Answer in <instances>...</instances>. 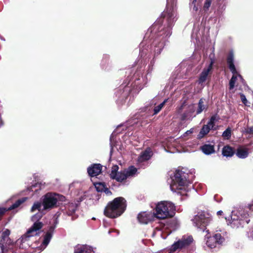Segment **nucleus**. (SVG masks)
Segmentation results:
<instances>
[{"mask_svg":"<svg viewBox=\"0 0 253 253\" xmlns=\"http://www.w3.org/2000/svg\"><path fill=\"white\" fill-rule=\"evenodd\" d=\"M251 238L253 239V231L252 232V235L251 236Z\"/></svg>","mask_w":253,"mask_h":253,"instance_id":"nucleus-47","label":"nucleus"},{"mask_svg":"<svg viewBox=\"0 0 253 253\" xmlns=\"http://www.w3.org/2000/svg\"><path fill=\"white\" fill-rule=\"evenodd\" d=\"M168 99H166L164 100V101L162 102L161 104L156 106L154 107L153 109V115H156L162 110L166 102L168 101Z\"/></svg>","mask_w":253,"mask_h":253,"instance_id":"nucleus-32","label":"nucleus"},{"mask_svg":"<svg viewBox=\"0 0 253 253\" xmlns=\"http://www.w3.org/2000/svg\"><path fill=\"white\" fill-rule=\"evenodd\" d=\"M237 157L241 159H245L249 155V151L247 148H239L236 152Z\"/></svg>","mask_w":253,"mask_h":253,"instance_id":"nucleus-28","label":"nucleus"},{"mask_svg":"<svg viewBox=\"0 0 253 253\" xmlns=\"http://www.w3.org/2000/svg\"><path fill=\"white\" fill-rule=\"evenodd\" d=\"M41 252L40 250L39 249H37L32 252L29 251L27 253H40Z\"/></svg>","mask_w":253,"mask_h":253,"instance_id":"nucleus-43","label":"nucleus"},{"mask_svg":"<svg viewBox=\"0 0 253 253\" xmlns=\"http://www.w3.org/2000/svg\"><path fill=\"white\" fill-rule=\"evenodd\" d=\"M140 79L139 78L137 81H135V85L136 86V87L138 89H141L142 88V85H141L139 83V81Z\"/></svg>","mask_w":253,"mask_h":253,"instance_id":"nucleus-40","label":"nucleus"},{"mask_svg":"<svg viewBox=\"0 0 253 253\" xmlns=\"http://www.w3.org/2000/svg\"><path fill=\"white\" fill-rule=\"evenodd\" d=\"M153 155V152L150 148H147L145 151H142L137 159L139 164L148 161Z\"/></svg>","mask_w":253,"mask_h":253,"instance_id":"nucleus-19","label":"nucleus"},{"mask_svg":"<svg viewBox=\"0 0 253 253\" xmlns=\"http://www.w3.org/2000/svg\"><path fill=\"white\" fill-rule=\"evenodd\" d=\"M95 187L98 192H103L105 188L104 184L101 183H96Z\"/></svg>","mask_w":253,"mask_h":253,"instance_id":"nucleus-36","label":"nucleus"},{"mask_svg":"<svg viewBox=\"0 0 253 253\" xmlns=\"http://www.w3.org/2000/svg\"><path fill=\"white\" fill-rule=\"evenodd\" d=\"M234 153V151L232 148L228 145L224 146L222 149V154L225 157H232Z\"/></svg>","mask_w":253,"mask_h":253,"instance_id":"nucleus-29","label":"nucleus"},{"mask_svg":"<svg viewBox=\"0 0 253 253\" xmlns=\"http://www.w3.org/2000/svg\"><path fill=\"white\" fill-rule=\"evenodd\" d=\"M176 0H167V8L166 11H164L163 13L162 14V17L158 19L153 24L152 27H151V31H152V30L155 33V38L156 36V32H157V30L156 29L154 30L153 26L155 25V24L159 21L158 25H165V27H168L169 26V23L168 22L167 19L169 17V13H174V17L175 21L176 20V14L174 9V6L176 4Z\"/></svg>","mask_w":253,"mask_h":253,"instance_id":"nucleus-7","label":"nucleus"},{"mask_svg":"<svg viewBox=\"0 0 253 253\" xmlns=\"http://www.w3.org/2000/svg\"><path fill=\"white\" fill-rule=\"evenodd\" d=\"M250 132H253V127L252 128H250Z\"/></svg>","mask_w":253,"mask_h":253,"instance_id":"nucleus-48","label":"nucleus"},{"mask_svg":"<svg viewBox=\"0 0 253 253\" xmlns=\"http://www.w3.org/2000/svg\"><path fill=\"white\" fill-rule=\"evenodd\" d=\"M27 241L24 240V242H22V243H20L18 244H17V240L16 242L14 243V246H4V248L6 251V252L5 253L3 251H1L2 253H16L14 250V247L17 246H18L19 248H25L26 247V246L24 245V244L27 242Z\"/></svg>","mask_w":253,"mask_h":253,"instance_id":"nucleus-23","label":"nucleus"},{"mask_svg":"<svg viewBox=\"0 0 253 253\" xmlns=\"http://www.w3.org/2000/svg\"><path fill=\"white\" fill-rule=\"evenodd\" d=\"M210 57L211 59L210 64L203 69L199 76L198 80V83L199 84H202L205 83L208 79L209 75L211 73L214 61V59L211 57V55L210 56Z\"/></svg>","mask_w":253,"mask_h":253,"instance_id":"nucleus-12","label":"nucleus"},{"mask_svg":"<svg viewBox=\"0 0 253 253\" xmlns=\"http://www.w3.org/2000/svg\"><path fill=\"white\" fill-rule=\"evenodd\" d=\"M27 200V197H24L18 200L15 203L12 204L10 207L8 208V210H12L18 208L21 204L25 202Z\"/></svg>","mask_w":253,"mask_h":253,"instance_id":"nucleus-31","label":"nucleus"},{"mask_svg":"<svg viewBox=\"0 0 253 253\" xmlns=\"http://www.w3.org/2000/svg\"><path fill=\"white\" fill-rule=\"evenodd\" d=\"M225 0H219V1H221V2H223L224 1H225Z\"/></svg>","mask_w":253,"mask_h":253,"instance_id":"nucleus-51","label":"nucleus"},{"mask_svg":"<svg viewBox=\"0 0 253 253\" xmlns=\"http://www.w3.org/2000/svg\"><path fill=\"white\" fill-rule=\"evenodd\" d=\"M248 207L250 210L253 211V201L250 204H248Z\"/></svg>","mask_w":253,"mask_h":253,"instance_id":"nucleus-42","label":"nucleus"},{"mask_svg":"<svg viewBox=\"0 0 253 253\" xmlns=\"http://www.w3.org/2000/svg\"><path fill=\"white\" fill-rule=\"evenodd\" d=\"M37 185H38V184H37V183L36 184L33 185L32 186V187L30 188V190L32 191H33V188L36 187Z\"/></svg>","mask_w":253,"mask_h":253,"instance_id":"nucleus-46","label":"nucleus"},{"mask_svg":"<svg viewBox=\"0 0 253 253\" xmlns=\"http://www.w3.org/2000/svg\"><path fill=\"white\" fill-rule=\"evenodd\" d=\"M234 54L232 50L229 51L227 57V63L228 67L232 74L236 73V68L234 64Z\"/></svg>","mask_w":253,"mask_h":253,"instance_id":"nucleus-21","label":"nucleus"},{"mask_svg":"<svg viewBox=\"0 0 253 253\" xmlns=\"http://www.w3.org/2000/svg\"><path fill=\"white\" fill-rule=\"evenodd\" d=\"M200 149L205 155H211L214 153V146L211 144H205L200 147Z\"/></svg>","mask_w":253,"mask_h":253,"instance_id":"nucleus-26","label":"nucleus"},{"mask_svg":"<svg viewBox=\"0 0 253 253\" xmlns=\"http://www.w3.org/2000/svg\"><path fill=\"white\" fill-rule=\"evenodd\" d=\"M248 213L243 209H235L228 216L226 215L228 225L232 228L237 229L243 227L245 223L248 224L250 219H248Z\"/></svg>","mask_w":253,"mask_h":253,"instance_id":"nucleus-4","label":"nucleus"},{"mask_svg":"<svg viewBox=\"0 0 253 253\" xmlns=\"http://www.w3.org/2000/svg\"><path fill=\"white\" fill-rule=\"evenodd\" d=\"M103 192H104L106 195H110L111 194V191L107 188H104Z\"/></svg>","mask_w":253,"mask_h":253,"instance_id":"nucleus-41","label":"nucleus"},{"mask_svg":"<svg viewBox=\"0 0 253 253\" xmlns=\"http://www.w3.org/2000/svg\"><path fill=\"white\" fill-rule=\"evenodd\" d=\"M126 201L122 197L115 198L109 203L104 210V214L111 218H116L120 216L125 211Z\"/></svg>","mask_w":253,"mask_h":253,"instance_id":"nucleus-5","label":"nucleus"},{"mask_svg":"<svg viewBox=\"0 0 253 253\" xmlns=\"http://www.w3.org/2000/svg\"><path fill=\"white\" fill-rule=\"evenodd\" d=\"M190 9L192 13H196L199 9V4L197 0H191L190 2Z\"/></svg>","mask_w":253,"mask_h":253,"instance_id":"nucleus-30","label":"nucleus"},{"mask_svg":"<svg viewBox=\"0 0 253 253\" xmlns=\"http://www.w3.org/2000/svg\"><path fill=\"white\" fill-rule=\"evenodd\" d=\"M8 211H9V210H8V208H0V217Z\"/></svg>","mask_w":253,"mask_h":253,"instance_id":"nucleus-39","label":"nucleus"},{"mask_svg":"<svg viewBox=\"0 0 253 253\" xmlns=\"http://www.w3.org/2000/svg\"><path fill=\"white\" fill-rule=\"evenodd\" d=\"M205 99L201 98L200 99L198 104V108L196 111L197 115L201 114L203 111L206 110L207 108V105L205 104Z\"/></svg>","mask_w":253,"mask_h":253,"instance_id":"nucleus-27","label":"nucleus"},{"mask_svg":"<svg viewBox=\"0 0 253 253\" xmlns=\"http://www.w3.org/2000/svg\"><path fill=\"white\" fill-rule=\"evenodd\" d=\"M102 170V166L99 164H94L87 168V172L90 176H96L99 174Z\"/></svg>","mask_w":253,"mask_h":253,"instance_id":"nucleus-18","label":"nucleus"},{"mask_svg":"<svg viewBox=\"0 0 253 253\" xmlns=\"http://www.w3.org/2000/svg\"><path fill=\"white\" fill-rule=\"evenodd\" d=\"M0 39L1 40H3V41H4V39H3L0 36Z\"/></svg>","mask_w":253,"mask_h":253,"instance_id":"nucleus-49","label":"nucleus"},{"mask_svg":"<svg viewBox=\"0 0 253 253\" xmlns=\"http://www.w3.org/2000/svg\"><path fill=\"white\" fill-rule=\"evenodd\" d=\"M137 169L133 166L129 167L127 169L123 171L122 174L118 179L123 181L125 179L130 177L133 176L137 172Z\"/></svg>","mask_w":253,"mask_h":253,"instance_id":"nucleus-17","label":"nucleus"},{"mask_svg":"<svg viewBox=\"0 0 253 253\" xmlns=\"http://www.w3.org/2000/svg\"><path fill=\"white\" fill-rule=\"evenodd\" d=\"M194 109L193 107H189L188 110L185 111L183 114H182L180 117V120L183 122L191 121L193 117L195 116H193V113Z\"/></svg>","mask_w":253,"mask_h":253,"instance_id":"nucleus-22","label":"nucleus"},{"mask_svg":"<svg viewBox=\"0 0 253 253\" xmlns=\"http://www.w3.org/2000/svg\"><path fill=\"white\" fill-rule=\"evenodd\" d=\"M69 212L68 214L72 215L73 213H74L76 210L77 207L73 204H71L69 205Z\"/></svg>","mask_w":253,"mask_h":253,"instance_id":"nucleus-35","label":"nucleus"},{"mask_svg":"<svg viewBox=\"0 0 253 253\" xmlns=\"http://www.w3.org/2000/svg\"><path fill=\"white\" fill-rule=\"evenodd\" d=\"M42 204L40 202H36L31 209V212L38 211V212L31 217V220L34 222L33 225L28 229L26 233L17 240V244L24 242V240L28 241L30 237L37 235L39 231L42 227L43 223L40 221V219L43 216L42 211H41Z\"/></svg>","mask_w":253,"mask_h":253,"instance_id":"nucleus-2","label":"nucleus"},{"mask_svg":"<svg viewBox=\"0 0 253 253\" xmlns=\"http://www.w3.org/2000/svg\"><path fill=\"white\" fill-rule=\"evenodd\" d=\"M240 81L243 83L244 80L242 77L236 71V73L233 74V76L229 82V89H232L235 86L238 85V82Z\"/></svg>","mask_w":253,"mask_h":253,"instance_id":"nucleus-20","label":"nucleus"},{"mask_svg":"<svg viewBox=\"0 0 253 253\" xmlns=\"http://www.w3.org/2000/svg\"><path fill=\"white\" fill-rule=\"evenodd\" d=\"M193 224L200 230L208 232L206 227L212 222L211 215L207 212H199L192 219Z\"/></svg>","mask_w":253,"mask_h":253,"instance_id":"nucleus-8","label":"nucleus"},{"mask_svg":"<svg viewBox=\"0 0 253 253\" xmlns=\"http://www.w3.org/2000/svg\"><path fill=\"white\" fill-rule=\"evenodd\" d=\"M223 211H219L217 212V215H220L222 214Z\"/></svg>","mask_w":253,"mask_h":253,"instance_id":"nucleus-45","label":"nucleus"},{"mask_svg":"<svg viewBox=\"0 0 253 253\" xmlns=\"http://www.w3.org/2000/svg\"><path fill=\"white\" fill-rule=\"evenodd\" d=\"M193 128H191V129H190V130H187V131L186 132V133L187 134H190V133H193Z\"/></svg>","mask_w":253,"mask_h":253,"instance_id":"nucleus-44","label":"nucleus"},{"mask_svg":"<svg viewBox=\"0 0 253 253\" xmlns=\"http://www.w3.org/2000/svg\"><path fill=\"white\" fill-rule=\"evenodd\" d=\"M175 207L169 201H161L157 203L155 208V217L165 219L171 217L175 214Z\"/></svg>","mask_w":253,"mask_h":253,"instance_id":"nucleus-6","label":"nucleus"},{"mask_svg":"<svg viewBox=\"0 0 253 253\" xmlns=\"http://www.w3.org/2000/svg\"><path fill=\"white\" fill-rule=\"evenodd\" d=\"M74 253H93L90 247L86 245H78L76 246Z\"/></svg>","mask_w":253,"mask_h":253,"instance_id":"nucleus-24","label":"nucleus"},{"mask_svg":"<svg viewBox=\"0 0 253 253\" xmlns=\"http://www.w3.org/2000/svg\"><path fill=\"white\" fill-rule=\"evenodd\" d=\"M211 2V0H206L204 3L203 8L204 10L206 11L209 9Z\"/></svg>","mask_w":253,"mask_h":253,"instance_id":"nucleus-37","label":"nucleus"},{"mask_svg":"<svg viewBox=\"0 0 253 253\" xmlns=\"http://www.w3.org/2000/svg\"><path fill=\"white\" fill-rule=\"evenodd\" d=\"M174 15V13H172L169 14L167 19L169 23L168 27H165V25H159V21L157 22L153 26L154 30H157L152 44L154 47V57L161 53L168 42V38L171 34L172 26L175 22Z\"/></svg>","mask_w":253,"mask_h":253,"instance_id":"nucleus-1","label":"nucleus"},{"mask_svg":"<svg viewBox=\"0 0 253 253\" xmlns=\"http://www.w3.org/2000/svg\"><path fill=\"white\" fill-rule=\"evenodd\" d=\"M10 231L8 229H4L0 233V247L1 251L6 253V251L4 248V246H14V243L9 238Z\"/></svg>","mask_w":253,"mask_h":253,"instance_id":"nucleus-10","label":"nucleus"},{"mask_svg":"<svg viewBox=\"0 0 253 253\" xmlns=\"http://www.w3.org/2000/svg\"><path fill=\"white\" fill-rule=\"evenodd\" d=\"M240 97L242 102L246 106H249L248 101L246 99L245 95L243 93H240Z\"/></svg>","mask_w":253,"mask_h":253,"instance_id":"nucleus-38","label":"nucleus"},{"mask_svg":"<svg viewBox=\"0 0 253 253\" xmlns=\"http://www.w3.org/2000/svg\"><path fill=\"white\" fill-rule=\"evenodd\" d=\"M215 120V117L212 116L210 121H209L207 125H204L202 129H201L198 137L199 138H203L205 135L208 134L210 130L212 129L214 126V122Z\"/></svg>","mask_w":253,"mask_h":253,"instance_id":"nucleus-15","label":"nucleus"},{"mask_svg":"<svg viewBox=\"0 0 253 253\" xmlns=\"http://www.w3.org/2000/svg\"><path fill=\"white\" fill-rule=\"evenodd\" d=\"M193 239L192 236H189L188 237H183L181 240L175 242L171 247L170 250L171 252H174L178 249H182V248L189 245L193 241Z\"/></svg>","mask_w":253,"mask_h":253,"instance_id":"nucleus-13","label":"nucleus"},{"mask_svg":"<svg viewBox=\"0 0 253 253\" xmlns=\"http://www.w3.org/2000/svg\"><path fill=\"white\" fill-rule=\"evenodd\" d=\"M157 231H158V232H160V235H161V232H160V230H158Z\"/></svg>","mask_w":253,"mask_h":253,"instance_id":"nucleus-52","label":"nucleus"},{"mask_svg":"<svg viewBox=\"0 0 253 253\" xmlns=\"http://www.w3.org/2000/svg\"><path fill=\"white\" fill-rule=\"evenodd\" d=\"M182 107H183V105H181L179 109L181 110L182 109Z\"/></svg>","mask_w":253,"mask_h":253,"instance_id":"nucleus-50","label":"nucleus"},{"mask_svg":"<svg viewBox=\"0 0 253 253\" xmlns=\"http://www.w3.org/2000/svg\"><path fill=\"white\" fill-rule=\"evenodd\" d=\"M231 135V130L229 127H228L222 133V136L225 139H229Z\"/></svg>","mask_w":253,"mask_h":253,"instance_id":"nucleus-34","label":"nucleus"},{"mask_svg":"<svg viewBox=\"0 0 253 253\" xmlns=\"http://www.w3.org/2000/svg\"><path fill=\"white\" fill-rule=\"evenodd\" d=\"M188 174L181 170H176L174 175L171 177L170 188L173 192L184 195L188 191L189 181L187 180Z\"/></svg>","mask_w":253,"mask_h":253,"instance_id":"nucleus-3","label":"nucleus"},{"mask_svg":"<svg viewBox=\"0 0 253 253\" xmlns=\"http://www.w3.org/2000/svg\"><path fill=\"white\" fill-rule=\"evenodd\" d=\"M122 126H124L123 125L118 126V127L115 129V130L111 134V135L110 136V145H111V147H112V145H113L114 136L116 134V133H118L120 132V131L119 129Z\"/></svg>","mask_w":253,"mask_h":253,"instance_id":"nucleus-33","label":"nucleus"},{"mask_svg":"<svg viewBox=\"0 0 253 253\" xmlns=\"http://www.w3.org/2000/svg\"><path fill=\"white\" fill-rule=\"evenodd\" d=\"M59 195L52 194H46L43 199L42 205L44 210L53 208L56 204Z\"/></svg>","mask_w":253,"mask_h":253,"instance_id":"nucleus-11","label":"nucleus"},{"mask_svg":"<svg viewBox=\"0 0 253 253\" xmlns=\"http://www.w3.org/2000/svg\"><path fill=\"white\" fill-rule=\"evenodd\" d=\"M118 170L119 167L117 165L113 166L110 175L112 179H116L118 182H121V180H119L118 178L120 177L121 174H122L123 171L118 172Z\"/></svg>","mask_w":253,"mask_h":253,"instance_id":"nucleus-25","label":"nucleus"},{"mask_svg":"<svg viewBox=\"0 0 253 253\" xmlns=\"http://www.w3.org/2000/svg\"><path fill=\"white\" fill-rule=\"evenodd\" d=\"M55 227L51 226L49 228V231L45 234L43 237V241L41 245V246L38 249L40 250V251L43 250L48 245L50 242L52 237V233L54 231Z\"/></svg>","mask_w":253,"mask_h":253,"instance_id":"nucleus-16","label":"nucleus"},{"mask_svg":"<svg viewBox=\"0 0 253 253\" xmlns=\"http://www.w3.org/2000/svg\"><path fill=\"white\" fill-rule=\"evenodd\" d=\"M155 217V213L152 211H143L137 215V219L141 224H146Z\"/></svg>","mask_w":253,"mask_h":253,"instance_id":"nucleus-14","label":"nucleus"},{"mask_svg":"<svg viewBox=\"0 0 253 253\" xmlns=\"http://www.w3.org/2000/svg\"><path fill=\"white\" fill-rule=\"evenodd\" d=\"M205 240L207 247L211 249L217 248L218 246L222 245L225 241L224 238L220 233H216L213 236H207Z\"/></svg>","mask_w":253,"mask_h":253,"instance_id":"nucleus-9","label":"nucleus"}]
</instances>
